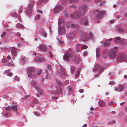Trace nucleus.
I'll use <instances>...</instances> for the list:
<instances>
[{"instance_id":"58","label":"nucleus","mask_w":127,"mask_h":127,"mask_svg":"<svg viewBox=\"0 0 127 127\" xmlns=\"http://www.w3.org/2000/svg\"><path fill=\"white\" fill-rule=\"evenodd\" d=\"M115 84V82L113 81H111L110 82V85L114 84Z\"/></svg>"},{"instance_id":"63","label":"nucleus","mask_w":127,"mask_h":127,"mask_svg":"<svg viewBox=\"0 0 127 127\" xmlns=\"http://www.w3.org/2000/svg\"><path fill=\"white\" fill-rule=\"evenodd\" d=\"M37 12H38L40 13L41 14L42 13V12L41 11V10H37Z\"/></svg>"},{"instance_id":"26","label":"nucleus","mask_w":127,"mask_h":127,"mask_svg":"<svg viewBox=\"0 0 127 127\" xmlns=\"http://www.w3.org/2000/svg\"><path fill=\"white\" fill-rule=\"evenodd\" d=\"M121 39V38L120 37H116L115 39V42L116 43H118V41H119Z\"/></svg>"},{"instance_id":"8","label":"nucleus","mask_w":127,"mask_h":127,"mask_svg":"<svg viewBox=\"0 0 127 127\" xmlns=\"http://www.w3.org/2000/svg\"><path fill=\"white\" fill-rule=\"evenodd\" d=\"M82 40L84 41H87L88 40L89 36L88 34L85 33H83L82 36H80Z\"/></svg>"},{"instance_id":"37","label":"nucleus","mask_w":127,"mask_h":127,"mask_svg":"<svg viewBox=\"0 0 127 127\" xmlns=\"http://www.w3.org/2000/svg\"><path fill=\"white\" fill-rule=\"evenodd\" d=\"M6 65L8 66H13L14 64L10 63H9L7 64Z\"/></svg>"},{"instance_id":"39","label":"nucleus","mask_w":127,"mask_h":127,"mask_svg":"<svg viewBox=\"0 0 127 127\" xmlns=\"http://www.w3.org/2000/svg\"><path fill=\"white\" fill-rule=\"evenodd\" d=\"M8 113H5L4 112L2 113V115L4 116H7L8 115Z\"/></svg>"},{"instance_id":"56","label":"nucleus","mask_w":127,"mask_h":127,"mask_svg":"<svg viewBox=\"0 0 127 127\" xmlns=\"http://www.w3.org/2000/svg\"><path fill=\"white\" fill-rule=\"evenodd\" d=\"M112 38H110L109 39H108L106 40V42H108V41H111L112 40Z\"/></svg>"},{"instance_id":"62","label":"nucleus","mask_w":127,"mask_h":127,"mask_svg":"<svg viewBox=\"0 0 127 127\" xmlns=\"http://www.w3.org/2000/svg\"><path fill=\"white\" fill-rule=\"evenodd\" d=\"M16 35L19 36H20L21 35V34L19 32H17L16 33Z\"/></svg>"},{"instance_id":"25","label":"nucleus","mask_w":127,"mask_h":127,"mask_svg":"<svg viewBox=\"0 0 127 127\" xmlns=\"http://www.w3.org/2000/svg\"><path fill=\"white\" fill-rule=\"evenodd\" d=\"M16 27L17 28H23L24 27V26L20 23H18L16 25Z\"/></svg>"},{"instance_id":"3","label":"nucleus","mask_w":127,"mask_h":127,"mask_svg":"<svg viewBox=\"0 0 127 127\" xmlns=\"http://www.w3.org/2000/svg\"><path fill=\"white\" fill-rule=\"evenodd\" d=\"M56 82L57 86H56L57 90L54 93V94H58L59 95L60 94L61 95L63 94V92L62 91V89L60 87H60L63 85V84L60 81L56 80Z\"/></svg>"},{"instance_id":"4","label":"nucleus","mask_w":127,"mask_h":127,"mask_svg":"<svg viewBox=\"0 0 127 127\" xmlns=\"http://www.w3.org/2000/svg\"><path fill=\"white\" fill-rule=\"evenodd\" d=\"M105 12L104 11H99L98 10H96V11L95 14H96V18L97 19H100L103 16V15L105 14Z\"/></svg>"},{"instance_id":"55","label":"nucleus","mask_w":127,"mask_h":127,"mask_svg":"<svg viewBox=\"0 0 127 127\" xmlns=\"http://www.w3.org/2000/svg\"><path fill=\"white\" fill-rule=\"evenodd\" d=\"M34 114L37 116H39V114L36 112H34Z\"/></svg>"},{"instance_id":"61","label":"nucleus","mask_w":127,"mask_h":127,"mask_svg":"<svg viewBox=\"0 0 127 127\" xmlns=\"http://www.w3.org/2000/svg\"><path fill=\"white\" fill-rule=\"evenodd\" d=\"M118 48L117 47H114L113 49H112V50L113 49H114V50H116V51H117V49Z\"/></svg>"},{"instance_id":"38","label":"nucleus","mask_w":127,"mask_h":127,"mask_svg":"<svg viewBox=\"0 0 127 127\" xmlns=\"http://www.w3.org/2000/svg\"><path fill=\"white\" fill-rule=\"evenodd\" d=\"M116 123V121L115 120H113L110 122H109L108 123L109 124H115Z\"/></svg>"},{"instance_id":"40","label":"nucleus","mask_w":127,"mask_h":127,"mask_svg":"<svg viewBox=\"0 0 127 127\" xmlns=\"http://www.w3.org/2000/svg\"><path fill=\"white\" fill-rule=\"evenodd\" d=\"M45 72L47 73V75L46 76V78H47L48 77V74H50V73H51V72L50 71V70H49V73H48V71L47 70H45Z\"/></svg>"},{"instance_id":"59","label":"nucleus","mask_w":127,"mask_h":127,"mask_svg":"<svg viewBox=\"0 0 127 127\" xmlns=\"http://www.w3.org/2000/svg\"><path fill=\"white\" fill-rule=\"evenodd\" d=\"M113 104H114V102H110L109 103V105H113Z\"/></svg>"},{"instance_id":"49","label":"nucleus","mask_w":127,"mask_h":127,"mask_svg":"<svg viewBox=\"0 0 127 127\" xmlns=\"http://www.w3.org/2000/svg\"><path fill=\"white\" fill-rule=\"evenodd\" d=\"M11 15L14 17L16 16H17V14L16 13H14L11 14Z\"/></svg>"},{"instance_id":"42","label":"nucleus","mask_w":127,"mask_h":127,"mask_svg":"<svg viewBox=\"0 0 127 127\" xmlns=\"http://www.w3.org/2000/svg\"><path fill=\"white\" fill-rule=\"evenodd\" d=\"M124 62H127V55L126 56H125L124 57Z\"/></svg>"},{"instance_id":"21","label":"nucleus","mask_w":127,"mask_h":127,"mask_svg":"<svg viewBox=\"0 0 127 127\" xmlns=\"http://www.w3.org/2000/svg\"><path fill=\"white\" fill-rule=\"evenodd\" d=\"M36 90L38 92L40 95L42 94V90L39 87H36Z\"/></svg>"},{"instance_id":"13","label":"nucleus","mask_w":127,"mask_h":127,"mask_svg":"<svg viewBox=\"0 0 127 127\" xmlns=\"http://www.w3.org/2000/svg\"><path fill=\"white\" fill-rule=\"evenodd\" d=\"M62 9V7L60 5H58L54 9V12L55 13H57L61 11Z\"/></svg>"},{"instance_id":"44","label":"nucleus","mask_w":127,"mask_h":127,"mask_svg":"<svg viewBox=\"0 0 127 127\" xmlns=\"http://www.w3.org/2000/svg\"><path fill=\"white\" fill-rule=\"evenodd\" d=\"M62 21V19L61 18H60L59 20V21L58 22V25H59L61 23Z\"/></svg>"},{"instance_id":"18","label":"nucleus","mask_w":127,"mask_h":127,"mask_svg":"<svg viewBox=\"0 0 127 127\" xmlns=\"http://www.w3.org/2000/svg\"><path fill=\"white\" fill-rule=\"evenodd\" d=\"M60 73L62 75H65L66 76H67L66 75V73L65 70L64 69H62L60 71Z\"/></svg>"},{"instance_id":"2","label":"nucleus","mask_w":127,"mask_h":127,"mask_svg":"<svg viewBox=\"0 0 127 127\" xmlns=\"http://www.w3.org/2000/svg\"><path fill=\"white\" fill-rule=\"evenodd\" d=\"M87 6L86 5L81 6L80 8L79 12H76L73 14L71 15V17L72 18H77L83 15L87 9Z\"/></svg>"},{"instance_id":"43","label":"nucleus","mask_w":127,"mask_h":127,"mask_svg":"<svg viewBox=\"0 0 127 127\" xmlns=\"http://www.w3.org/2000/svg\"><path fill=\"white\" fill-rule=\"evenodd\" d=\"M33 102L34 103L36 104H38V101L36 99L33 100Z\"/></svg>"},{"instance_id":"28","label":"nucleus","mask_w":127,"mask_h":127,"mask_svg":"<svg viewBox=\"0 0 127 127\" xmlns=\"http://www.w3.org/2000/svg\"><path fill=\"white\" fill-rule=\"evenodd\" d=\"M32 84L33 86L35 87L36 88V87H38V86L37 85V83L35 81H32Z\"/></svg>"},{"instance_id":"33","label":"nucleus","mask_w":127,"mask_h":127,"mask_svg":"<svg viewBox=\"0 0 127 127\" xmlns=\"http://www.w3.org/2000/svg\"><path fill=\"white\" fill-rule=\"evenodd\" d=\"M80 45V44H78L77 46V47L76 48V51L77 52H79V47Z\"/></svg>"},{"instance_id":"35","label":"nucleus","mask_w":127,"mask_h":127,"mask_svg":"<svg viewBox=\"0 0 127 127\" xmlns=\"http://www.w3.org/2000/svg\"><path fill=\"white\" fill-rule=\"evenodd\" d=\"M78 0H69V2L70 3H75L77 2Z\"/></svg>"},{"instance_id":"30","label":"nucleus","mask_w":127,"mask_h":127,"mask_svg":"<svg viewBox=\"0 0 127 127\" xmlns=\"http://www.w3.org/2000/svg\"><path fill=\"white\" fill-rule=\"evenodd\" d=\"M40 15H37L35 16V19L36 20H38L40 19Z\"/></svg>"},{"instance_id":"7","label":"nucleus","mask_w":127,"mask_h":127,"mask_svg":"<svg viewBox=\"0 0 127 127\" xmlns=\"http://www.w3.org/2000/svg\"><path fill=\"white\" fill-rule=\"evenodd\" d=\"M114 50L113 49L110 52L109 56L110 58L111 59H113L114 58L116 55V50Z\"/></svg>"},{"instance_id":"34","label":"nucleus","mask_w":127,"mask_h":127,"mask_svg":"<svg viewBox=\"0 0 127 127\" xmlns=\"http://www.w3.org/2000/svg\"><path fill=\"white\" fill-rule=\"evenodd\" d=\"M88 47L87 45H84L82 46L81 49H86L88 48Z\"/></svg>"},{"instance_id":"6","label":"nucleus","mask_w":127,"mask_h":127,"mask_svg":"<svg viewBox=\"0 0 127 127\" xmlns=\"http://www.w3.org/2000/svg\"><path fill=\"white\" fill-rule=\"evenodd\" d=\"M27 71L28 73V77L31 78H32L33 75L32 73L35 72V70L33 67L28 68L27 69Z\"/></svg>"},{"instance_id":"31","label":"nucleus","mask_w":127,"mask_h":127,"mask_svg":"<svg viewBox=\"0 0 127 127\" xmlns=\"http://www.w3.org/2000/svg\"><path fill=\"white\" fill-rule=\"evenodd\" d=\"M75 67H74L72 66L71 68V73H73L75 71Z\"/></svg>"},{"instance_id":"53","label":"nucleus","mask_w":127,"mask_h":127,"mask_svg":"<svg viewBox=\"0 0 127 127\" xmlns=\"http://www.w3.org/2000/svg\"><path fill=\"white\" fill-rule=\"evenodd\" d=\"M28 96H29L28 95H26L25 96L24 98H22V99H23V100L25 99H26L28 97Z\"/></svg>"},{"instance_id":"47","label":"nucleus","mask_w":127,"mask_h":127,"mask_svg":"<svg viewBox=\"0 0 127 127\" xmlns=\"http://www.w3.org/2000/svg\"><path fill=\"white\" fill-rule=\"evenodd\" d=\"M7 62V60L5 59H4L2 60V62L3 63H6Z\"/></svg>"},{"instance_id":"11","label":"nucleus","mask_w":127,"mask_h":127,"mask_svg":"<svg viewBox=\"0 0 127 127\" xmlns=\"http://www.w3.org/2000/svg\"><path fill=\"white\" fill-rule=\"evenodd\" d=\"M38 49L39 50L43 51H46L47 50V48L46 46L44 44H42L38 46Z\"/></svg>"},{"instance_id":"12","label":"nucleus","mask_w":127,"mask_h":127,"mask_svg":"<svg viewBox=\"0 0 127 127\" xmlns=\"http://www.w3.org/2000/svg\"><path fill=\"white\" fill-rule=\"evenodd\" d=\"M123 89V86L121 84L119 85L118 87H116L115 88V91H117L118 92H121Z\"/></svg>"},{"instance_id":"5","label":"nucleus","mask_w":127,"mask_h":127,"mask_svg":"<svg viewBox=\"0 0 127 127\" xmlns=\"http://www.w3.org/2000/svg\"><path fill=\"white\" fill-rule=\"evenodd\" d=\"M104 68L103 67H101L100 65L97 64L95 65L93 71H95L99 69V70L98 71V73L99 74H100L104 70Z\"/></svg>"},{"instance_id":"46","label":"nucleus","mask_w":127,"mask_h":127,"mask_svg":"<svg viewBox=\"0 0 127 127\" xmlns=\"http://www.w3.org/2000/svg\"><path fill=\"white\" fill-rule=\"evenodd\" d=\"M90 38L92 39H93V37L92 36V34H91V32H90Z\"/></svg>"},{"instance_id":"14","label":"nucleus","mask_w":127,"mask_h":127,"mask_svg":"<svg viewBox=\"0 0 127 127\" xmlns=\"http://www.w3.org/2000/svg\"><path fill=\"white\" fill-rule=\"evenodd\" d=\"M75 34L73 33H70L67 35V36L69 39L71 40L75 36Z\"/></svg>"},{"instance_id":"27","label":"nucleus","mask_w":127,"mask_h":127,"mask_svg":"<svg viewBox=\"0 0 127 127\" xmlns=\"http://www.w3.org/2000/svg\"><path fill=\"white\" fill-rule=\"evenodd\" d=\"M107 42H106V41H105L103 43V45L106 47L109 46L110 45V44L109 43H107Z\"/></svg>"},{"instance_id":"1","label":"nucleus","mask_w":127,"mask_h":127,"mask_svg":"<svg viewBox=\"0 0 127 127\" xmlns=\"http://www.w3.org/2000/svg\"><path fill=\"white\" fill-rule=\"evenodd\" d=\"M71 57L72 60H74L76 63H79L80 61V58L77 56H75L73 53L69 54L68 51L65 52V54L63 56L64 60L68 61L69 60L70 58Z\"/></svg>"},{"instance_id":"54","label":"nucleus","mask_w":127,"mask_h":127,"mask_svg":"<svg viewBox=\"0 0 127 127\" xmlns=\"http://www.w3.org/2000/svg\"><path fill=\"white\" fill-rule=\"evenodd\" d=\"M49 54L50 55V57L52 58L53 57V55L51 54V52H49Z\"/></svg>"},{"instance_id":"64","label":"nucleus","mask_w":127,"mask_h":127,"mask_svg":"<svg viewBox=\"0 0 127 127\" xmlns=\"http://www.w3.org/2000/svg\"><path fill=\"white\" fill-rule=\"evenodd\" d=\"M7 58L8 59L10 60L11 59L10 56L9 55L7 57Z\"/></svg>"},{"instance_id":"57","label":"nucleus","mask_w":127,"mask_h":127,"mask_svg":"<svg viewBox=\"0 0 127 127\" xmlns=\"http://www.w3.org/2000/svg\"><path fill=\"white\" fill-rule=\"evenodd\" d=\"M79 92L81 93H83V90L82 89H80L79 90Z\"/></svg>"},{"instance_id":"15","label":"nucleus","mask_w":127,"mask_h":127,"mask_svg":"<svg viewBox=\"0 0 127 127\" xmlns=\"http://www.w3.org/2000/svg\"><path fill=\"white\" fill-rule=\"evenodd\" d=\"M12 49V50L11 51L12 54L14 56H16L17 55V51L16 49L14 47H13Z\"/></svg>"},{"instance_id":"10","label":"nucleus","mask_w":127,"mask_h":127,"mask_svg":"<svg viewBox=\"0 0 127 127\" xmlns=\"http://www.w3.org/2000/svg\"><path fill=\"white\" fill-rule=\"evenodd\" d=\"M45 59L44 58H40L38 57H36L34 61L36 62H44Z\"/></svg>"},{"instance_id":"20","label":"nucleus","mask_w":127,"mask_h":127,"mask_svg":"<svg viewBox=\"0 0 127 127\" xmlns=\"http://www.w3.org/2000/svg\"><path fill=\"white\" fill-rule=\"evenodd\" d=\"M80 69H78L77 70L75 75V78H77L78 77L80 74Z\"/></svg>"},{"instance_id":"32","label":"nucleus","mask_w":127,"mask_h":127,"mask_svg":"<svg viewBox=\"0 0 127 127\" xmlns=\"http://www.w3.org/2000/svg\"><path fill=\"white\" fill-rule=\"evenodd\" d=\"M118 31L120 32H124V30L121 28H119L118 29Z\"/></svg>"},{"instance_id":"9","label":"nucleus","mask_w":127,"mask_h":127,"mask_svg":"<svg viewBox=\"0 0 127 127\" xmlns=\"http://www.w3.org/2000/svg\"><path fill=\"white\" fill-rule=\"evenodd\" d=\"M125 56V55L124 54H120L117 57V60L118 61H124Z\"/></svg>"},{"instance_id":"16","label":"nucleus","mask_w":127,"mask_h":127,"mask_svg":"<svg viewBox=\"0 0 127 127\" xmlns=\"http://www.w3.org/2000/svg\"><path fill=\"white\" fill-rule=\"evenodd\" d=\"M98 105L101 107H103L105 106V103L102 100H100L98 102Z\"/></svg>"},{"instance_id":"29","label":"nucleus","mask_w":127,"mask_h":127,"mask_svg":"<svg viewBox=\"0 0 127 127\" xmlns=\"http://www.w3.org/2000/svg\"><path fill=\"white\" fill-rule=\"evenodd\" d=\"M42 35L44 37H46L47 36V34L45 32H43L42 33Z\"/></svg>"},{"instance_id":"24","label":"nucleus","mask_w":127,"mask_h":127,"mask_svg":"<svg viewBox=\"0 0 127 127\" xmlns=\"http://www.w3.org/2000/svg\"><path fill=\"white\" fill-rule=\"evenodd\" d=\"M17 107V105H13L12 106V109L14 111L17 113L18 112Z\"/></svg>"},{"instance_id":"41","label":"nucleus","mask_w":127,"mask_h":127,"mask_svg":"<svg viewBox=\"0 0 127 127\" xmlns=\"http://www.w3.org/2000/svg\"><path fill=\"white\" fill-rule=\"evenodd\" d=\"M69 83L68 81V80H66L65 81L64 83V85H65Z\"/></svg>"},{"instance_id":"22","label":"nucleus","mask_w":127,"mask_h":127,"mask_svg":"<svg viewBox=\"0 0 127 127\" xmlns=\"http://www.w3.org/2000/svg\"><path fill=\"white\" fill-rule=\"evenodd\" d=\"M49 0H41V1H38L37 2V4L38 5H39L41 4L42 2L44 3L45 2H47Z\"/></svg>"},{"instance_id":"50","label":"nucleus","mask_w":127,"mask_h":127,"mask_svg":"<svg viewBox=\"0 0 127 127\" xmlns=\"http://www.w3.org/2000/svg\"><path fill=\"white\" fill-rule=\"evenodd\" d=\"M8 95H4L3 96V97L4 98H7Z\"/></svg>"},{"instance_id":"36","label":"nucleus","mask_w":127,"mask_h":127,"mask_svg":"<svg viewBox=\"0 0 127 127\" xmlns=\"http://www.w3.org/2000/svg\"><path fill=\"white\" fill-rule=\"evenodd\" d=\"M11 109H12V107L10 106H8L5 108L6 110H10Z\"/></svg>"},{"instance_id":"19","label":"nucleus","mask_w":127,"mask_h":127,"mask_svg":"<svg viewBox=\"0 0 127 127\" xmlns=\"http://www.w3.org/2000/svg\"><path fill=\"white\" fill-rule=\"evenodd\" d=\"M49 70H50L51 73H50V75H51L53 74V71L52 70V66L51 65L49 64L47 66Z\"/></svg>"},{"instance_id":"48","label":"nucleus","mask_w":127,"mask_h":127,"mask_svg":"<svg viewBox=\"0 0 127 127\" xmlns=\"http://www.w3.org/2000/svg\"><path fill=\"white\" fill-rule=\"evenodd\" d=\"M12 75H13L12 73L10 72L7 75L8 76H12Z\"/></svg>"},{"instance_id":"23","label":"nucleus","mask_w":127,"mask_h":127,"mask_svg":"<svg viewBox=\"0 0 127 127\" xmlns=\"http://www.w3.org/2000/svg\"><path fill=\"white\" fill-rule=\"evenodd\" d=\"M34 3L33 1L31 2L29 5L28 8L29 9H31L33 8V5Z\"/></svg>"},{"instance_id":"45","label":"nucleus","mask_w":127,"mask_h":127,"mask_svg":"<svg viewBox=\"0 0 127 127\" xmlns=\"http://www.w3.org/2000/svg\"><path fill=\"white\" fill-rule=\"evenodd\" d=\"M84 24L85 25H88V21L87 20H85V23H84Z\"/></svg>"},{"instance_id":"51","label":"nucleus","mask_w":127,"mask_h":127,"mask_svg":"<svg viewBox=\"0 0 127 127\" xmlns=\"http://www.w3.org/2000/svg\"><path fill=\"white\" fill-rule=\"evenodd\" d=\"M6 33L5 32H3L2 34L1 35V36L2 37L4 36L5 35Z\"/></svg>"},{"instance_id":"52","label":"nucleus","mask_w":127,"mask_h":127,"mask_svg":"<svg viewBox=\"0 0 127 127\" xmlns=\"http://www.w3.org/2000/svg\"><path fill=\"white\" fill-rule=\"evenodd\" d=\"M41 73V70H40V71H39L37 73V74L38 75H40Z\"/></svg>"},{"instance_id":"60","label":"nucleus","mask_w":127,"mask_h":127,"mask_svg":"<svg viewBox=\"0 0 127 127\" xmlns=\"http://www.w3.org/2000/svg\"><path fill=\"white\" fill-rule=\"evenodd\" d=\"M10 71V70H5L4 72V73H7L9 72Z\"/></svg>"},{"instance_id":"17","label":"nucleus","mask_w":127,"mask_h":127,"mask_svg":"<svg viewBox=\"0 0 127 127\" xmlns=\"http://www.w3.org/2000/svg\"><path fill=\"white\" fill-rule=\"evenodd\" d=\"M108 51L106 50H105L103 52V56L105 58L108 55Z\"/></svg>"}]
</instances>
